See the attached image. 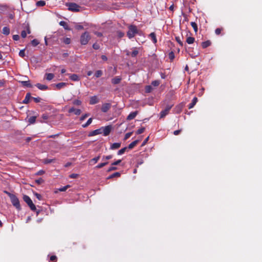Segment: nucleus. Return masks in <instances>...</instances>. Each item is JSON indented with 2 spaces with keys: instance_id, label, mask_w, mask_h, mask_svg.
Instances as JSON below:
<instances>
[{
  "instance_id": "obj_1",
  "label": "nucleus",
  "mask_w": 262,
  "mask_h": 262,
  "mask_svg": "<svg viewBox=\"0 0 262 262\" xmlns=\"http://www.w3.org/2000/svg\"><path fill=\"white\" fill-rule=\"evenodd\" d=\"M139 30L137 27L135 25H130L128 27V31L127 32V36L129 38H133L134 37L136 34H138Z\"/></svg>"
},
{
  "instance_id": "obj_2",
  "label": "nucleus",
  "mask_w": 262,
  "mask_h": 262,
  "mask_svg": "<svg viewBox=\"0 0 262 262\" xmlns=\"http://www.w3.org/2000/svg\"><path fill=\"white\" fill-rule=\"evenodd\" d=\"M23 200L27 204L31 210H36V208L35 205L33 204L31 198L28 195H24L23 196Z\"/></svg>"
},
{
  "instance_id": "obj_3",
  "label": "nucleus",
  "mask_w": 262,
  "mask_h": 262,
  "mask_svg": "<svg viewBox=\"0 0 262 262\" xmlns=\"http://www.w3.org/2000/svg\"><path fill=\"white\" fill-rule=\"evenodd\" d=\"M91 39L88 32H85L80 36V43L82 45H86Z\"/></svg>"
},
{
  "instance_id": "obj_4",
  "label": "nucleus",
  "mask_w": 262,
  "mask_h": 262,
  "mask_svg": "<svg viewBox=\"0 0 262 262\" xmlns=\"http://www.w3.org/2000/svg\"><path fill=\"white\" fill-rule=\"evenodd\" d=\"M67 6L68 7V9L70 11L73 12H78L80 11V7L76 3H70L67 4Z\"/></svg>"
},
{
  "instance_id": "obj_5",
  "label": "nucleus",
  "mask_w": 262,
  "mask_h": 262,
  "mask_svg": "<svg viewBox=\"0 0 262 262\" xmlns=\"http://www.w3.org/2000/svg\"><path fill=\"white\" fill-rule=\"evenodd\" d=\"M10 200L13 205L17 209L20 210L21 209L19 201L15 195Z\"/></svg>"
},
{
  "instance_id": "obj_6",
  "label": "nucleus",
  "mask_w": 262,
  "mask_h": 262,
  "mask_svg": "<svg viewBox=\"0 0 262 262\" xmlns=\"http://www.w3.org/2000/svg\"><path fill=\"white\" fill-rule=\"evenodd\" d=\"M112 128V127L111 125H107L105 127H101L102 133L104 136H108L110 134Z\"/></svg>"
},
{
  "instance_id": "obj_7",
  "label": "nucleus",
  "mask_w": 262,
  "mask_h": 262,
  "mask_svg": "<svg viewBox=\"0 0 262 262\" xmlns=\"http://www.w3.org/2000/svg\"><path fill=\"white\" fill-rule=\"evenodd\" d=\"M111 107V104L105 103L102 105L101 110L103 113H106Z\"/></svg>"
},
{
  "instance_id": "obj_8",
  "label": "nucleus",
  "mask_w": 262,
  "mask_h": 262,
  "mask_svg": "<svg viewBox=\"0 0 262 262\" xmlns=\"http://www.w3.org/2000/svg\"><path fill=\"white\" fill-rule=\"evenodd\" d=\"M68 112L69 113H74L76 115H79L81 113V111L80 109L72 107L69 110Z\"/></svg>"
},
{
  "instance_id": "obj_9",
  "label": "nucleus",
  "mask_w": 262,
  "mask_h": 262,
  "mask_svg": "<svg viewBox=\"0 0 262 262\" xmlns=\"http://www.w3.org/2000/svg\"><path fill=\"white\" fill-rule=\"evenodd\" d=\"M101 134H102V129H101V128H98V129H95L94 130L91 132L89 134V136H90V137L94 136H96V135H99Z\"/></svg>"
},
{
  "instance_id": "obj_10",
  "label": "nucleus",
  "mask_w": 262,
  "mask_h": 262,
  "mask_svg": "<svg viewBox=\"0 0 262 262\" xmlns=\"http://www.w3.org/2000/svg\"><path fill=\"white\" fill-rule=\"evenodd\" d=\"M99 102V100L96 96L91 97L90 100V104L91 105L95 104Z\"/></svg>"
},
{
  "instance_id": "obj_11",
  "label": "nucleus",
  "mask_w": 262,
  "mask_h": 262,
  "mask_svg": "<svg viewBox=\"0 0 262 262\" xmlns=\"http://www.w3.org/2000/svg\"><path fill=\"white\" fill-rule=\"evenodd\" d=\"M30 99H32V96H31V94L30 93H27L25 99L23 101V103L28 104L29 102Z\"/></svg>"
},
{
  "instance_id": "obj_12",
  "label": "nucleus",
  "mask_w": 262,
  "mask_h": 262,
  "mask_svg": "<svg viewBox=\"0 0 262 262\" xmlns=\"http://www.w3.org/2000/svg\"><path fill=\"white\" fill-rule=\"evenodd\" d=\"M137 114H138L137 111H135V112L130 113L127 117V120H131L134 119L136 117Z\"/></svg>"
},
{
  "instance_id": "obj_13",
  "label": "nucleus",
  "mask_w": 262,
  "mask_h": 262,
  "mask_svg": "<svg viewBox=\"0 0 262 262\" xmlns=\"http://www.w3.org/2000/svg\"><path fill=\"white\" fill-rule=\"evenodd\" d=\"M122 80L120 76H116L112 79V83L114 84H119Z\"/></svg>"
},
{
  "instance_id": "obj_14",
  "label": "nucleus",
  "mask_w": 262,
  "mask_h": 262,
  "mask_svg": "<svg viewBox=\"0 0 262 262\" xmlns=\"http://www.w3.org/2000/svg\"><path fill=\"white\" fill-rule=\"evenodd\" d=\"M198 102V98L196 97H194L192 100L191 102L188 105V108L191 109L194 107V106Z\"/></svg>"
},
{
  "instance_id": "obj_15",
  "label": "nucleus",
  "mask_w": 262,
  "mask_h": 262,
  "mask_svg": "<svg viewBox=\"0 0 262 262\" xmlns=\"http://www.w3.org/2000/svg\"><path fill=\"white\" fill-rule=\"evenodd\" d=\"M69 78L73 81H78L80 80L79 76L75 74H71L69 76Z\"/></svg>"
},
{
  "instance_id": "obj_16",
  "label": "nucleus",
  "mask_w": 262,
  "mask_h": 262,
  "mask_svg": "<svg viewBox=\"0 0 262 262\" xmlns=\"http://www.w3.org/2000/svg\"><path fill=\"white\" fill-rule=\"evenodd\" d=\"M35 85L40 90H47L48 89V86L47 85L40 83H37Z\"/></svg>"
},
{
  "instance_id": "obj_17",
  "label": "nucleus",
  "mask_w": 262,
  "mask_h": 262,
  "mask_svg": "<svg viewBox=\"0 0 262 262\" xmlns=\"http://www.w3.org/2000/svg\"><path fill=\"white\" fill-rule=\"evenodd\" d=\"M121 146V143H114L111 144L110 149L112 150L117 149Z\"/></svg>"
},
{
  "instance_id": "obj_18",
  "label": "nucleus",
  "mask_w": 262,
  "mask_h": 262,
  "mask_svg": "<svg viewBox=\"0 0 262 262\" xmlns=\"http://www.w3.org/2000/svg\"><path fill=\"white\" fill-rule=\"evenodd\" d=\"M100 156H98L96 157L93 158L92 159L90 160L89 164L90 165H93V164L96 163L98 161V160L100 159Z\"/></svg>"
},
{
  "instance_id": "obj_19",
  "label": "nucleus",
  "mask_w": 262,
  "mask_h": 262,
  "mask_svg": "<svg viewBox=\"0 0 262 262\" xmlns=\"http://www.w3.org/2000/svg\"><path fill=\"white\" fill-rule=\"evenodd\" d=\"M149 37L150 38V39H151V40L152 41V42L154 43H156L157 42V38H156V34L154 32L151 33L149 35Z\"/></svg>"
},
{
  "instance_id": "obj_20",
  "label": "nucleus",
  "mask_w": 262,
  "mask_h": 262,
  "mask_svg": "<svg viewBox=\"0 0 262 262\" xmlns=\"http://www.w3.org/2000/svg\"><path fill=\"white\" fill-rule=\"evenodd\" d=\"M20 82L24 86H26L28 88H32V85L31 84L29 80L21 81H20Z\"/></svg>"
},
{
  "instance_id": "obj_21",
  "label": "nucleus",
  "mask_w": 262,
  "mask_h": 262,
  "mask_svg": "<svg viewBox=\"0 0 262 262\" xmlns=\"http://www.w3.org/2000/svg\"><path fill=\"white\" fill-rule=\"evenodd\" d=\"M59 25L63 27L65 30H70V28L69 27V26H68V24L66 21H60L59 22Z\"/></svg>"
},
{
  "instance_id": "obj_22",
  "label": "nucleus",
  "mask_w": 262,
  "mask_h": 262,
  "mask_svg": "<svg viewBox=\"0 0 262 262\" xmlns=\"http://www.w3.org/2000/svg\"><path fill=\"white\" fill-rule=\"evenodd\" d=\"M139 141L138 140H136L132 142L128 145L127 148L128 149L133 148L139 143Z\"/></svg>"
},
{
  "instance_id": "obj_23",
  "label": "nucleus",
  "mask_w": 262,
  "mask_h": 262,
  "mask_svg": "<svg viewBox=\"0 0 262 262\" xmlns=\"http://www.w3.org/2000/svg\"><path fill=\"white\" fill-rule=\"evenodd\" d=\"M211 41L210 40H207L203 41L202 43V47L203 48H206L211 45Z\"/></svg>"
},
{
  "instance_id": "obj_24",
  "label": "nucleus",
  "mask_w": 262,
  "mask_h": 262,
  "mask_svg": "<svg viewBox=\"0 0 262 262\" xmlns=\"http://www.w3.org/2000/svg\"><path fill=\"white\" fill-rule=\"evenodd\" d=\"M2 33L3 34L8 35L10 34V29L7 27H5L3 28Z\"/></svg>"
},
{
  "instance_id": "obj_25",
  "label": "nucleus",
  "mask_w": 262,
  "mask_h": 262,
  "mask_svg": "<svg viewBox=\"0 0 262 262\" xmlns=\"http://www.w3.org/2000/svg\"><path fill=\"white\" fill-rule=\"evenodd\" d=\"M120 176H121V173L120 172H116L113 173L112 174L110 175L107 179H113L115 177H120Z\"/></svg>"
},
{
  "instance_id": "obj_26",
  "label": "nucleus",
  "mask_w": 262,
  "mask_h": 262,
  "mask_svg": "<svg viewBox=\"0 0 262 262\" xmlns=\"http://www.w3.org/2000/svg\"><path fill=\"white\" fill-rule=\"evenodd\" d=\"M195 39L193 37H187L186 41L188 44H192L194 42Z\"/></svg>"
},
{
  "instance_id": "obj_27",
  "label": "nucleus",
  "mask_w": 262,
  "mask_h": 262,
  "mask_svg": "<svg viewBox=\"0 0 262 262\" xmlns=\"http://www.w3.org/2000/svg\"><path fill=\"white\" fill-rule=\"evenodd\" d=\"M67 83H65V82H60V83H58L57 84H56V87L57 88V89L58 90H60L62 88H63V87H64L66 85H67Z\"/></svg>"
},
{
  "instance_id": "obj_28",
  "label": "nucleus",
  "mask_w": 262,
  "mask_h": 262,
  "mask_svg": "<svg viewBox=\"0 0 262 262\" xmlns=\"http://www.w3.org/2000/svg\"><path fill=\"white\" fill-rule=\"evenodd\" d=\"M54 77V75L52 73H47L46 74V78L47 80L50 81Z\"/></svg>"
},
{
  "instance_id": "obj_29",
  "label": "nucleus",
  "mask_w": 262,
  "mask_h": 262,
  "mask_svg": "<svg viewBox=\"0 0 262 262\" xmlns=\"http://www.w3.org/2000/svg\"><path fill=\"white\" fill-rule=\"evenodd\" d=\"M93 119L92 118H90L88 119L87 122L85 123L82 125V127L85 128L87 127L89 125H90L92 122Z\"/></svg>"
},
{
  "instance_id": "obj_30",
  "label": "nucleus",
  "mask_w": 262,
  "mask_h": 262,
  "mask_svg": "<svg viewBox=\"0 0 262 262\" xmlns=\"http://www.w3.org/2000/svg\"><path fill=\"white\" fill-rule=\"evenodd\" d=\"M36 116H31L28 119V122L30 124H33L35 122Z\"/></svg>"
},
{
  "instance_id": "obj_31",
  "label": "nucleus",
  "mask_w": 262,
  "mask_h": 262,
  "mask_svg": "<svg viewBox=\"0 0 262 262\" xmlns=\"http://www.w3.org/2000/svg\"><path fill=\"white\" fill-rule=\"evenodd\" d=\"M108 163V162H103V163H99V164H98L96 166V168H98V169H99V168H102L103 167L105 166V165H107Z\"/></svg>"
},
{
  "instance_id": "obj_32",
  "label": "nucleus",
  "mask_w": 262,
  "mask_h": 262,
  "mask_svg": "<svg viewBox=\"0 0 262 262\" xmlns=\"http://www.w3.org/2000/svg\"><path fill=\"white\" fill-rule=\"evenodd\" d=\"M168 113L169 112L165 109L164 110L162 111L160 113V118H164L168 114Z\"/></svg>"
},
{
  "instance_id": "obj_33",
  "label": "nucleus",
  "mask_w": 262,
  "mask_h": 262,
  "mask_svg": "<svg viewBox=\"0 0 262 262\" xmlns=\"http://www.w3.org/2000/svg\"><path fill=\"white\" fill-rule=\"evenodd\" d=\"M40 42L36 39H34L31 41L32 46L36 47L39 44Z\"/></svg>"
},
{
  "instance_id": "obj_34",
  "label": "nucleus",
  "mask_w": 262,
  "mask_h": 262,
  "mask_svg": "<svg viewBox=\"0 0 262 262\" xmlns=\"http://www.w3.org/2000/svg\"><path fill=\"white\" fill-rule=\"evenodd\" d=\"M153 89L151 86V85H146L145 88V92L147 93H150L151 92V91H152Z\"/></svg>"
},
{
  "instance_id": "obj_35",
  "label": "nucleus",
  "mask_w": 262,
  "mask_h": 262,
  "mask_svg": "<svg viewBox=\"0 0 262 262\" xmlns=\"http://www.w3.org/2000/svg\"><path fill=\"white\" fill-rule=\"evenodd\" d=\"M190 25L193 28L194 32L196 33L198 32V25L195 22H191Z\"/></svg>"
},
{
  "instance_id": "obj_36",
  "label": "nucleus",
  "mask_w": 262,
  "mask_h": 262,
  "mask_svg": "<svg viewBox=\"0 0 262 262\" xmlns=\"http://www.w3.org/2000/svg\"><path fill=\"white\" fill-rule=\"evenodd\" d=\"M102 74L103 73L101 70H97L95 73V76L96 77L98 78L101 77L102 75Z\"/></svg>"
},
{
  "instance_id": "obj_37",
  "label": "nucleus",
  "mask_w": 262,
  "mask_h": 262,
  "mask_svg": "<svg viewBox=\"0 0 262 262\" xmlns=\"http://www.w3.org/2000/svg\"><path fill=\"white\" fill-rule=\"evenodd\" d=\"M127 148V147H125L124 148H122V149H120L118 151L117 154L118 155H121L123 154L125 152V151L126 150Z\"/></svg>"
},
{
  "instance_id": "obj_38",
  "label": "nucleus",
  "mask_w": 262,
  "mask_h": 262,
  "mask_svg": "<svg viewBox=\"0 0 262 262\" xmlns=\"http://www.w3.org/2000/svg\"><path fill=\"white\" fill-rule=\"evenodd\" d=\"M46 5V3L43 1H39L36 3V5L38 7L44 6Z\"/></svg>"
},
{
  "instance_id": "obj_39",
  "label": "nucleus",
  "mask_w": 262,
  "mask_h": 262,
  "mask_svg": "<svg viewBox=\"0 0 262 262\" xmlns=\"http://www.w3.org/2000/svg\"><path fill=\"white\" fill-rule=\"evenodd\" d=\"M73 104L74 105L79 106L82 104V102L79 100L75 99V100H73Z\"/></svg>"
},
{
  "instance_id": "obj_40",
  "label": "nucleus",
  "mask_w": 262,
  "mask_h": 262,
  "mask_svg": "<svg viewBox=\"0 0 262 262\" xmlns=\"http://www.w3.org/2000/svg\"><path fill=\"white\" fill-rule=\"evenodd\" d=\"M57 257L55 255H52L50 257V262H56Z\"/></svg>"
},
{
  "instance_id": "obj_41",
  "label": "nucleus",
  "mask_w": 262,
  "mask_h": 262,
  "mask_svg": "<svg viewBox=\"0 0 262 262\" xmlns=\"http://www.w3.org/2000/svg\"><path fill=\"white\" fill-rule=\"evenodd\" d=\"M139 53V52L137 50H134L131 53L130 55L133 57H136Z\"/></svg>"
},
{
  "instance_id": "obj_42",
  "label": "nucleus",
  "mask_w": 262,
  "mask_h": 262,
  "mask_svg": "<svg viewBox=\"0 0 262 262\" xmlns=\"http://www.w3.org/2000/svg\"><path fill=\"white\" fill-rule=\"evenodd\" d=\"M63 42L66 45H69L71 43V39L68 37L64 38H63Z\"/></svg>"
},
{
  "instance_id": "obj_43",
  "label": "nucleus",
  "mask_w": 262,
  "mask_h": 262,
  "mask_svg": "<svg viewBox=\"0 0 262 262\" xmlns=\"http://www.w3.org/2000/svg\"><path fill=\"white\" fill-rule=\"evenodd\" d=\"M169 58L172 61L174 58V54L173 52H170L168 54Z\"/></svg>"
},
{
  "instance_id": "obj_44",
  "label": "nucleus",
  "mask_w": 262,
  "mask_h": 262,
  "mask_svg": "<svg viewBox=\"0 0 262 262\" xmlns=\"http://www.w3.org/2000/svg\"><path fill=\"white\" fill-rule=\"evenodd\" d=\"M176 40L177 41V42L182 47L183 46V43L181 41L180 37L179 36L176 37Z\"/></svg>"
},
{
  "instance_id": "obj_45",
  "label": "nucleus",
  "mask_w": 262,
  "mask_h": 262,
  "mask_svg": "<svg viewBox=\"0 0 262 262\" xmlns=\"http://www.w3.org/2000/svg\"><path fill=\"white\" fill-rule=\"evenodd\" d=\"M70 187V186L69 185H67L64 187H61L58 190L60 191H65L67 190V189L69 188Z\"/></svg>"
},
{
  "instance_id": "obj_46",
  "label": "nucleus",
  "mask_w": 262,
  "mask_h": 262,
  "mask_svg": "<svg viewBox=\"0 0 262 262\" xmlns=\"http://www.w3.org/2000/svg\"><path fill=\"white\" fill-rule=\"evenodd\" d=\"M160 83L159 80H154L151 82V84L154 86H158Z\"/></svg>"
},
{
  "instance_id": "obj_47",
  "label": "nucleus",
  "mask_w": 262,
  "mask_h": 262,
  "mask_svg": "<svg viewBox=\"0 0 262 262\" xmlns=\"http://www.w3.org/2000/svg\"><path fill=\"white\" fill-rule=\"evenodd\" d=\"M32 99L36 103L40 102L41 101V100H42V99L41 98H40V97H32Z\"/></svg>"
},
{
  "instance_id": "obj_48",
  "label": "nucleus",
  "mask_w": 262,
  "mask_h": 262,
  "mask_svg": "<svg viewBox=\"0 0 262 262\" xmlns=\"http://www.w3.org/2000/svg\"><path fill=\"white\" fill-rule=\"evenodd\" d=\"M145 130V127H141L137 130L136 134L139 135L142 134Z\"/></svg>"
},
{
  "instance_id": "obj_49",
  "label": "nucleus",
  "mask_w": 262,
  "mask_h": 262,
  "mask_svg": "<svg viewBox=\"0 0 262 262\" xmlns=\"http://www.w3.org/2000/svg\"><path fill=\"white\" fill-rule=\"evenodd\" d=\"M222 30H223V28H216L215 30V33L216 35H219L220 34H221Z\"/></svg>"
},
{
  "instance_id": "obj_50",
  "label": "nucleus",
  "mask_w": 262,
  "mask_h": 262,
  "mask_svg": "<svg viewBox=\"0 0 262 262\" xmlns=\"http://www.w3.org/2000/svg\"><path fill=\"white\" fill-rule=\"evenodd\" d=\"M112 158H113V156L112 155H108V156H103L102 157V160L103 161L108 160L112 159Z\"/></svg>"
},
{
  "instance_id": "obj_51",
  "label": "nucleus",
  "mask_w": 262,
  "mask_h": 262,
  "mask_svg": "<svg viewBox=\"0 0 262 262\" xmlns=\"http://www.w3.org/2000/svg\"><path fill=\"white\" fill-rule=\"evenodd\" d=\"M89 116V114H85L84 115L81 116L80 118V121H83L86 118H87Z\"/></svg>"
},
{
  "instance_id": "obj_52",
  "label": "nucleus",
  "mask_w": 262,
  "mask_h": 262,
  "mask_svg": "<svg viewBox=\"0 0 262 262\" xmlns=\"http://www.w3.org/2000/svg\"><path fill=\"white\" fill-rule=\"evenodd\" d=\"M19 56L24 57L25 56V49L21 50L19 52Z\"/></svg>"
},
{
  "instance_id": "obj_53",
  "label": "nucleus",
  "mask_w": 262,
  "mask_h": 262,
  "mask_svg": "<svg viewBox=\"0 0 262 262\" xmlns=\"http://www.w3.org/2000/svg\"><path fill=\"white\" fill-rule=\"evenodd\" d=\"M117 168L115 166H114L113 165H112V166H111L107 170V172H110V171H112L113 170H117Z\"/></svg>"
},
{
  "instance_id": "obj_54",
  "label": "nucleus",
  "mask_w": 262,
  "mask_h": 262,
  "mask_svg": "<svg viewBox=\"0 0 262 262\" xmlns=\"http://www.w3.org/2000/svg\"><path fill=\"white\" fill-rule=\"evenodd\" d=\"M121 162V160H118L112 163V165L115 166L119 165Z\"/></svg>"
},
{
  "instance_id": "obj_55",
  "label": "nucleus",
  "mask_w": 262,
  "mask_h": 262,
  "mask_svg": "<svg viewBox=\"0 0 262 262\" xmlns=\"http://www.w3.org/2000/svg\"><path fill=\"white\" fill-rule=\"evenodd\" d=\"M132 134V132L126 133L125 135L124 140H127L131 136Z\"/></svg>"
},
{
  "instance_id": "obj_56",
  "label": "nucleus",
  "mask_w": 262,
  "mask_h": 262,
  "mask_svg": "<svg viewBox=\"0 0 262 262\" xmlns=\"http://www.w3.org/2000/svg\"><path fill=\"white\" fill-rule=\"evenodd\" d=\"M27 32L26 30H23L21 32V36L23 38H25L27 36Z\"/></svg>"
},
{
  "instance_id": "obj_57",
  "label": "nucleus",
  "mask_w": 262,
  "mask_h": 262,
  "mask_svg": "<svg viewBox=\"0 0 262 262\" xmlns=\"http://www.w3.org/2000/svg\"><path fill=\"white\" fill-rule=\"evenodd\" d=\"M4 192L7 194L10 198V199H11V198H12L15 195L13 194H12L7 191H5Z\"/></svg>"
},
{
  "instance_id": "obj_58",
  "label": "nucleus",
  "mask_w": 262,
  "mask_h": 262,
  "mask_svg": "<svg viewBox=\"0 0 262 262\" xmlns=\"http://www.w3.org/2000/svg\"><path fill=\"white\" fill-rule=\"evenodd\" d=\"M4 192L7 194L10 198V199H11V198H12L15 195L13 194H12L7 191H5Z\"/></svg>"
},
{
  "instance_id": "obj_59",
  "label": "nucleus",
  "mask_w": 262,
  "mask_h": 262,
  "mask_svg": "<svg viewBox=\"0 0 262 262\" xmlns=\"http://www.w3.org/2000/svg\"><path fill=\"white\" fill-rule=\"evenodd\" d=\"M4 192L7 194L10 198V199H11V198H12L15 195L13 194H12L7 191H5Z\"/></svg>"
},
{
  "instance_id": "obj_60",
  "label": "nucleus",
  "mask_w": 262,
  "mask_h": 262,
  "mask_svg": "<svg viewBox=\"0 0 262 262\" xmlns=\"http://www.w3.org/2000/svg\"><path fill=\"white\" fill-rule=\"evenodd\" d=\"M13 39L14 40H18L20 38L19 36L18 35H13L12 36Z\"/></svg>"
},
{
  "instance_id": "obj_61",
  "label": "nucleus",
  "mask_w": 262,
  "mask_h": 262,
  "mask_svg": "<svg viewBox=\"0 0 262 262\" xmlns=\"http://www.w3.org/2000/svg\"><path fill=\"white\" fill-rule=\"evenodd\" d=\"M78 176V175L77 174L72 173L70 175V178H72V179H75V178H77Z\"/></svg>"
},
{
  "instance_id": "obj_62",
  "label": "nucleus",
  "mask_w": 262,
  "mask_h": 262,
  "mask_svg": "<svg viewBox=\"0 0 262 262\" xmlns=\"http://www.w3.org/2000/svg\"><path fill=\"white\" fill-rule=\"evenodd\" d=\"M26 32H27V34H30L31 33V30H30V27L29 26L28 24H27V26H26Z\"/></svg>"
},
{
  "instance_id": "obj_63",
  "label": "nucleus",
  "mask_w": 262,
  "mask_h": 262,
  "mask_svg": "<svg viewBox=\"0 0 262 262\" xmlns=\"http://www.w3.org/2000/svg\"><path fill=\"white\" fill-rule=\"evenodd\" d=\"M172 106V105H168L166 106L165 110H166L167 111L169 112L170 109L171 108Z\"/></svg>"
},
{
  "instance_id": "obj_64",
  "label": "nucleus",
  "mask_w": 262,
  "mask_h": 262,
  "mask_svg": "<svg viewBox=\"0 0 262 262\" xmlns=\"http://www.w3.org/2000/svg\"><path fill=\"white\" fill-rule=\"evenodd\" d=\"M35 195L36 198L38 199L39 200H41L42 196H41V195L40 194L36 193L35 194Z\"/></svg>"
}]
</instances>
